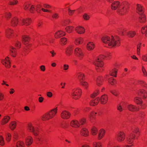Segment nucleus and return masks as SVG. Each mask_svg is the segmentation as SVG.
Here are the masks:
<instances>
[{
	"label": "nucleus",
	"mask_w": 147,
	"mask_h": 147,
	"mask_svg": "<svg viewBox=\"0 0 147 147\" xmlns=\"http://www.w3.org/2000/svg\"><path fill=\"white\" fill-rule=\"evenodd\" d=\"M121 5L118 1L113 2L111 5V8L113 10H115L118 9Z\"/></svg>",
	"instance_id": "nucleus-11"
},
{
	"label": "nucleus",
	"mask_w": 147,
	"mask_h": 147,
	"mask_svg": "<svg viewBox=\"0 0 147 147\" xmlns=\"http://www.w3.org/2000/svg\"><path fill=\"white\" fill-rule=\"evenodd\" d=\"M18 23V19L16 18H14L12 19L11 22V25L13 26H16Z\"/></svg>",
	"instance_id": "nucleus-34"
},
{
	"label": "nucleus",
	"mask_w": 147,
	"mask_h": 147,
	"mask_svg": "<svg viewBox=\"0 0 147 147\" xmlns=\"http://www.w3.org/2000/svg\"><path fill=\"white\" fill-rule=\"evenodd\" d=\"M28 129L29 131L32 132L34 136H36L38 134V128L37 127H34L31 124H28L27 128Z\"/></svg>",
	"instance_id": "nucleus-6"
},
{
	"label": "nucleus",
	"mask_w": 147,
	"mask_h": 147,
	"mask_svg": "<svg viewBox=\"0 0 147 147\" xmlns=\"http://www.w3.org/2000/svg\"><path fill=\"white\" fill-rule=\"evenodd\" d=\"M94 44L91 42H88L87 45V48L88 50H93L94 48Z\"/></svg>",
	"instance_id": "nucleus-28"
},
{
	"label": "nucleus",
	"mask_w": 147,
	"mask_h": 147,
	"mask_svg": "<svg viewBox=\"0 0 147 147\" xmlns=\"http://www.w3.org/2000/svg\"><path fill=\"white\" fill-rule=\"evenodd\" d=\"M70 125L72 127L76 128L79 127L80 124L78 121L73 120L71 122Z\"/></svg>",
	"instance_id": "nucleus-19"
},
{
	"label": "nucleus",
	"mask_w": 147,
	"mask_h": 147,
	"mask_svg": "<svg viewBox=\"0 0 147 147\" xmlns=\"http://www.w3.org/2000/svg\"><path fill=\"white\" fill-rule=\"evenodd\" d=\"M8 57H6L5 60L2 61V63L3 65H4L5 67L8 68L10 67V62L9 61L8 59Z\"/></svg>",
	"instance_id": "nucleus-13"
},
{
	"label": "nucleus",
	"mask_w": 147,
	"mask_h": 147,
	"mask_svg": "<svg viewBox=\"0 0 147 147\" xmlns=\"http://www.w3.org/2000/svg\"><path fill=\"white\" fill-rule=\"evenodd\" d=\"M15 46L18 48H20L21 46V44L20 42L18 41H17L15 43Z\"/></svg>",
	"instance_id": "nucleus-52"
},
{
	"label": "nucleus",
	"mask_w": 147,
	"mask_h": 147,
	"mask_svg": "<svg viewBox=\"0 0 147 147\" xmlns=\"http://www.w3.org/2000/svg\"><path fill=\"white\" fill-rule=\"evenodd\" d=\"M50 53L51 54L52 57H54L56 55V53L54 52V50H53L51 51H50Z\"/></svg>",
	"instance_id": "nucleus-63"
},
{
	"label": "nucleus",
	"mask_w": 147,
	"mask_h": 147,
	"mask_svg": "<svg viewBox=\"0 0 147 147\" xmlns=\"http://www.w3.org/2000/svg\"><path fill=\"white\" fill-rule=\"evenodd\" d=\"M57 108L51 110L49 113H47L43 115L42 120L43 121L48 120L53 117L57 113Z\"/></svg>",
	"instance_id": "nucleus-3"
},
{
	"label": "nucleus",
	"mask_w": 147,
	"mask_h": 147,
	"mask_svg": "<svg viewBox=\"0 0 147 147\" xmlns=\"http://www.w3.org/2000/svg\"><path fill=\"white\" fill-rule=\"evenodd\" d=\"M16 126V122L15 121H12L10 123L9 127L11 130H13L15 128Z\"/></svg>",
	"instance_id": "nucleus-31"
},
{
	"label": "nucleus",
	"mask_w": 147,
	"mask_h": 147,
	"mask_svg": "<svg viewBox=\"0 0 147 147\" xmlns=\"http://www.w3.org/2000/svg\"><path fill=\"white\" fill-rule=\"evenodd\" d=\"M60 40L62 44L65 45L67 43V39L66 38L63 37L60 39Z\"/></svg>",
	"instance_id": "nucleus-47"
},
{
	"label": "nucleus",
	"mask_w": 147,
	"mask_h": 147,
	"mask_svg": "<svg viewBox=\"0 0 147 147\" xmlns=\"http://www.w3.org/2000/svg\"><path fill=\"white\" fill-rule=\"evenodd\" d=\"M78 78L80 80L83 81L84 80V75L82 73H80L78 74Z\"/></svg>",
	"instance_id": "nucleus-43"
},
{
	"label": "nucleus",
	"mask_w": 147,
	"mask_h": 147,
	"mask_svg": "<svg viewBox=\"0 0 147 147\" xmlns=\"http://www.w3.org/2000/svg\"><path fill=\"white\" fill-rule=\"evenodd\" d=\"M142 59L144 61H147V55H145L142 56Z\"/></svg>",
	"instance_id": "nucleus-58"
},
{
	"label": "nucleus",
	"mask_w": 147,
	"mask_h": 147,
	"mask_svg": "<svg viewBox=\"0 0 147 147\" xmlns=\"http://www.w3.org/2000/svg\"><path fill=\"white\" fill-rule=\"evenodd\" d=\"M100 99L99 98L97 97L95 99H93L90 102V105L91 106H95L97 105L99 102Z\"/></svg>",
	"instance_id": "nucleus-24"
},
{
	"label": "nucleus",
	"mask_w": 147,
	"mask_h": 147,
	"mask_svg": "<svg viewBox=\"0 0 147 147\" xmlns=\"http://www.w3.org/2000/svg\"><path fill=\"white\" fill-rule=\"evenodd\" d=\"M72 48V46H71L67 47L66 49V54L67 56H70L72 53L73 52Z\"/></svg>",
	"instance_id": "nucleus-18"
},
{
	"label": "nucleus",
	"mask_w": 147,
	"mask_h": 147,
	"mask_svg": "<svg viewBox=\"0 0 147 147\" xmlns=\"http://www.w3.org/2000/svg\"><path fill=\"white\" fill-rule=\"evenodd\" d=\"M127 11V9L124 7H122L121 5L117 9V12L120 14L123 15Z\"/></svg>",
	"instance_id": "nucleus-7"
},
{
	"label": "nucleus",
	"mask_w": 147,
	"mask_h": 147,
	"mask_svg": "<svg viewBox=\"0 0 147 147\" xmlns=\"http://www.w3.org/2000/svg\"><path fill=\"white\" fill-rule=\"evenodd\" d=\"M136 34V32L133 31H129L127 33V36L130 38H133Z\"/></svg>",
	"instance_id": "nucleus-32"
},
{
	"label": "nucleus",
	"mask_w": 147,
	"mask_h": 147,
	"mask_svg": "<svg viewBox=\"0 0 147 147\" xmlns=\"http://www.w3.org/2000/svg\"><path fill=\"white\" fill-rule=\"evenodd\" d=\"M5 136L6 137L7 141L9 142L11 140V135L8 133L6 134Z\"/></svg>",
	"instance_id": "nucleus-46"
},
{
	"label": "nucleus",
	"mask_w": 147,
	"mask_h": 147,
	"mask_svg": "<svg viewBox=\"0 0 147 147\" xmlns=\"http://www.w3.org/2000/svg\"><path fill=\"white\" fill-rule=\"evenodd\" d=\"M97 131L98 130L95 127H92L91 129V134L93 135H96Z\"/></svg>",
	"instance_id": "nucleus-40"
},
{
	"label": "nucleus",
	"mask_w": 147,
	"mask_h": 147,
	"mask_svg": "<svg viewBox=\"0 0 147 147\" xmlns=\"http://www.w3.org/2000/svg\"><path fill=\"white\" fill-rule=\"evenodd\" d=\"M134 102L137 104H140L141 106V108L142 109L144 108V105H143L142 104V101L141 99H139L138 97H136L134 99Z\"/></svg>",
	"instance_id": "nucleus-22"
},
{
	"label": "nucleus",
	"mask_w": 147,
	"mask_h": 147,
	"mask_svg": "<svg viewBox=\"0 0 147 147\" xmlns=\"http://www.w3.org/2000/svg\"><path fill=\"white\" fill-rule=\"evenodd\" d=\"M18 1L16 0H13V1H10L9 2V4L10 5H14L17 4Z\"/></svg>",
	"instance_id": "nucleus-53"
},
{
	"label": "nucleus",
	"mask_w": 147,
	"mask_h": 147,
	"mask_svg": "<svg viewBox=\"0 0 147 147\" xmlns=\"http://www.w3.org/2000/svg\"><path fill=\"white\" fill-rule=\"evenodd\" d=\"M13 33L12 30L8 28L5 30V36L7 38L10 39L12 37Z\"/></svg>",
	"instance_id": "nucleus-9"
},
{
	"label": "nucleus",
	"mask_w": 147,
	"mask_h": 147,
	"mask_svg": "<svg viewBox=\"0 0 147 147\" xmlns=\"http://www.w3.org/2000/svg\"><path fill=\"white\" fill-rule=\"evenodd\" d=\"M80 133L81 135L84 137H86L89 135L88 131L85 128H83L81 129L80 131Z\"/></svg>",
	"instance_id": "nucleus-20"
},
{
	"label": "nucleus",
	"mask_w": 147,
	"mask_h": 147,
	"mask_svg": "<svg viewBox=\"0 0 147 147\" xmlns=\"http://www.w3.org/2000/svg\"><path fill=\"white\" fill-rule=\"evenodd\" d=\"M117 139L119 142H121L125 139V134L123 132H120L117 137Z\"/></svg>",
	"instance_id": "nucleus-12"
},
{
	"label": "nucleus",
	"mask_w": 147,
	"mask_h": 147,
	"mask_svg": "<svg viewBox=\"0 0 147 147\" xmlns=\"http://www.w3.org/2000/svg\"><path fill=\"white\" fill-rule=\"evenodd\" d=\"M101 102L102 104H105L107 103L108 100V97L106 94L101 96L100 99Z\"/></svg>",
	"instance_id": "nucleus-16"
},
{
	"label": "nucleus",
	"mask_w": 147,
	"mask_h": 147,
	"mask_svg": "<svg viewBox=\"0 0 147 147\" xmlns=\"http://www.w3.org/2000/svg\"><path fill=\"white\" fill-rule=\"evenodd\" d=\"M74 27L72 26H69L65 28L66 31L69 33H70L72 32Z\"/></svg>",
	"instance_id": "nucleus-41"
},
{
	"label": "nucleus",
	"mask_w": 147,
	"mask_h": 147,
	"mask_svg": "<svg viewBox=\"0 0 147 147\" xmlns=\"http://www.w3.org/2000/svg\"><path fill=\"white\" fill-rule=\"evenodd\" d=\"M127 31V30L126 29H124L123 30H121L120 31V34L122 35H124V33L125 32Z\"/></svg>",
	"instance_id": "nucleus-55"
},
{
	"label": "nucleus",
	"mask_w": 147,
	"mask_h": 147,
	"mask_svg": "<svg viewBox=\"0 0 147 147\" xmlns=\"http://www.w3.org/2000/svg\"><path fill=\"white\" fill-rule=\"evenodd\" d=\"M111 92L114 95L117 96L118 94V93L115 90H113L111 91Z\"/></svg>",
	"instance_id": "nucleus-54"
},
{
	"label": "nucleus",
	"mask_w": 147,
	"mask_h": 147,
	"mask_svg": "<svg viewBox=\"0 0 147 147\" xmlns=\"http://www.w3.org/2000/svg\"><path fill=\"white\" fill-rule=\"evenodd\" d=\"M75 30L79 34L84 33L85 32L84 28L81 26H78L75 28Z\"/></svg>",
	"instance_id": "nucleus-17"
},
{
	"label": "nucleus",
	"mask_w": 147,
	"mask_h": 147,
	"mask_svg": "<svg viewBox=\"0 0 147 147\" xmlns=\"http://www.w3.org/2000/svg\"><path fill=\"white\" fill-rule=\"evenodd\" d=\"M136 9L138 11V13L139 14L141 15V14H142L143 13L144 11L143 9L142 6L138 4L137 5Z\"/></svg>",
	"instance_id": "nucleus-26"
},
{
	"label": "nucleus",
	"mask_w": 147,
	"mask_h": 147,
	"mask_svg": "<svg viewBox=\"0 0 147 147\" xmlns=\"http://www.w3.org/2000/svg\"><path fill=\"white\" fill-rule=\"evenodd\" d=\"M31 22V20L29 18L24 19L22 20V22L26 26L29 25Z\"/></svg>",
	"instance_id": "nucleus-35"
},
{
	"label": "nucleus",
	"mask_w": 147,
	"mask_h": 147,
	"mask_svg": "<svg viewBox=\"0 0 147 147\" xmlns=\"http://www.w3.org/2000/svg\"><path fill=\"white\" fill-rule=\"evenodd\" d=\"M81 85L85 87L86 89H87L88 86V84L86 82L83 81H80Z\"/></svg>",
	"instance_id": "nucleus-45"
},
{
	"label": "nucleus",
	"mask_w": 147,
	"mask_h": 147,
	"mask_svg": "<svg viewBox=\"0 0 147 147\" xmlns=\"http://www.w3.org/2000/svg\"><path fill=\"white\" fill-rule=\"evenodd\" d=\"M47 95L48 97H51L52 96L53 94L51 92H48L47 93Z\"/></svg>",
	"instance_id": "nucleus-62"
},
{
	"label": "nucleus",
	"mask_w": 147,
	"mask_h": 147,
	"mask_svg": "<svg viewBox=\"0 0 147 147\" xmlns=\"http://www.w3.org/2000/svg\"><path fill=\"white\" fill-rule=\"evenodd\" d=\"M104 59L103 56H99L96 58L94 64L96 66V69L98 71H101L103 69V63L102 60Z\"/></svg>",
	"instance_id": "nucleus-2"
},
{
	"label": "nucleus",
	"mask_w": 147,
	"mask_h": 147,
	"mask_svg": "<svg viewBox=\"0 0 147 147\" xmlns=\"http://www.w3.org/2000/svg\"><path fill=\"white\" fill-rule=\"evenodd\" d=\"M139 21L141 23H144L146 22L145 16L143 13L140 15Z\"/></svg>",
	"instance_id": "nucleus-30"
},
{
	"label": "nucleus",
	"mask_w": 147,
	"mask_h": 147,
	"mask_svg": "<svg viewBox=\"0 0 147 147\" xmlns=\"http://www.w3.org/2000/svg\"><path fill=\"white\" fill-rule=\"evenodd\" d=\"M32 138L30 136H29L26 139V144L28 146H30L33 142Z\"/></svg>",
	"instance_id": "nucleus-21"
},
{
	"label": "nucleus",
	"mask_w": 147,
	"mask_h": 147,
	"mask_svg": "<svg viewBox=\"0 0 147 147\" xmlns=\"http://www.w3.org/2000/svg\"><path fill=\"white\" fill-rule=\"evenodd\" d=\"M139 96H142L143 98H145L147 96V93L143 90H140L138 93Z\"/></svg>",
	"instance_id": "nucleus-15"
},
{
	"label": "nucleus",
	"mask_w": 147,
	"mask_h": 147,
	"mask_svg": "<svg viewBox=\"0 0 147 147\" xmlns=\"http://www.w3.org/2000/svg\"><path fill=\"white\" fill-rule=\"evenodd\" d=\"M82 39L81 38H79L76 39L75 43L76 45H78L82 44Z\"/></svg>",
	"instance_id": "nucleus-39"
},
{
	"label": "nucleus",
	"mask_w": 147,
	"mask_h": 147,
	"mask_svg": "<svg viewBox=\"0 0 147 147\" xmlns=\"http://www.w3.org/2000/svg\"><path fill=\"white\" fill-rule=\"evenodd\" d=\"M29 40V38L27 36H24L22 37L23 42L25 44H27V42H28Z\"/></svg>",
	"instance_id": "nucleus-38"
},
{
	"label": "nucleus",
	"mask_w": 147,
	"mask_h": 147,
	"mask_svg": "<svg viewBox=\"0 0 147 147\" xmlns=\"http://www.w3.org/2000/svg\"><path fill=\"white\" fill-rule=\"evenodd\" d=\"M69 67V66L68 65L66 64H64L63 65V69L64 70H67Z\"/></svg>",
	"instance_id": "nucleus-59"
},
{
	"label": "nucleus",
	"mask_w": 147,
	"mask_h": 147,
	"mask_svg": "<svg viewBox=\"0 0 147 147\" xmlns=\"http://www.w3.org/2000/svg\"><path fill=\"white\" fill-rule=\"evenodd\" d=\"M117 109L120 111L121 112L122 111L123 109L122 108L120 105H118L117 106Z\"/></svg>",
	"instance_id": "nucleus-60"
},
{
	"label": "nucleus",
	"mask_w": 147,
	"mask_h": 147,
	"mask_svg": "<svg viewBox=\"0 0 147 147\" xmlns=\"http://www.w3.org/2000/svg\"><path fill=\"white\" fill-rule=\"evenodd\" d=\"M74 53L76 56L80 59H81L84 56L83 52L82 49L79 48H77L74 51Z\"/></svg>",
	"instance_id": "nucleus-5"
},
{
	"label": "nucleus",
	"mask_w": 147,
	"mask_h": 147,
	"mask_svg": "<svg viewBox=\"0 0 147 147\" xmlns=\"http://www.w3.org/2000/svg\"><path fill=\"white\" fill-rule=\"evenodd\" d=\"M135 136L133 134L129 135L127 138V143L128 144H131L133 141Z\"/></svg>",
	"instance_id": "nucleus-23"
},
{
	"label": "nucleus",
	"mask_w": 147,
	"mask_h": 147,
	"mask_svg": "<svg viewBox=\"0 0 147 147\" xmlns=\"http://www.w3.org/2000/svg\"><path fill=\"white\" fill-rule=\"evenodd\" d=\"M84 19L85 20H88L90 18L89 16L87 14L85 13L83 16Z\"/></svg>",
	"instance_id": "nucleus-51"
},
{
	"label": "nucleus",
	"mask_w": 147,
	"mask_h": 147,
	"mask_svg": "<svg viewBox=\"0 0 147 147\" xmlns=\"http://www.w3.org/2000/svg\"><path fill=\"white\" fill-rule=\"evenodd\" d=\"M75 11V10H70L69 9H68V12H69V15H72L74 13Z\"/></svg>",
	"instance_id": "nucleus-57"
},
{
	"label": "nucleus",
	"mask_w": 147,
	"mask_h": 147,
	"mask_svg": "<svg viewBox=\"0 0 147 147\" xmlns=\"http://www.w3.org/2000/svg\"><path fill=\"white\" fill-rule=\"evenodd\" d=\"M10 54L11 56L13 57H15L17 54V52L16 49L12 46H11L10 48Z\"/></svg>",
	"instance_id": "nucleus-14"
},
{
	"label": "nucleus",
	"mask_w": 147,
	"mask_h": 147,
	"mask_svg": "<svg viewBox=\"0 0 147 147\" xmlns=\"http://www.w3.org/2000/svg\"><path fill=\"white\" fill-rule=\"evenodd\" d=\"M127 108L128 110L131 111L138 110L137 107L131 104L127 105Z\"/></svg>",
	"instance_id": "nucleus-25"
},
{
	"label": "nucleus",
	"mask_w": 147,
	"mask_h": 147,
	"mask_svg": "<svg viewBox=\"0 0 147 147\" xmlns=\"http://www.w3.org/2000/svg\"><path fill=\"white\" fill-rule=\"evenodd\" d=\"M94 146H95V147H101V145L100 142L96 143L94 144Z\"/></svg>",
	"instance_id": "nucleus-64"
},
{
	"label": "nucleus",
	"mask_w": 147,
	"mask_h": 147,
	"mask_svg": "<svg viewBox=\"0 0 147 147\" xmlns=\"http://www.w3.org/2000/svg\"><path fill=\"white\" fill-rule=\"evenodd\" d=\"M109 82L111 84L113 85L116 83V80L113 79L112 77H111L108 79Z\"/></svg>",
	"instance_id": "nucleus-42"
},
{
	"label": "nucleus",
	"mask_w": 147,
	"mask_h": 147,
	"mask_svg": "<svg viewBox=\"0 0 147 147\" xmlns=\"http://www.w3.org/2000/svg\"><path fill=\"white\" fill-rule=\"evenodd\" d=\"M4 144L3 138L2 136H0V144L3 146Z\"/></svg>",
	"instance_id": "nucleus-50"
},
{
	"label": "nucleus",
	"mask_w": 147,
	"mask_h": 147,
	"mask_svg": "<svg viewBox=\"0 0 147 147\" xmlns=\"http://www.w3.org/2000/svg\"><path fill=\"white\" fill-rule=\"evenodd\" d=\"M81 93V89L79 88H77L73 89L71 95L73 98L77 99L80 97Z\"/></svg>",
	"instance_id": "nucleus-4"
},
{
	"label": "nucleus",
	"mask_w": 147,
	"mask_h": 147,
	"mask_svg": "<svg viewBox=\"0 0 147 147\" xmlns=\"http://www.w3.org/2000/svg\"><path fill=\"white\" fill-rule=\"evenodd\" d=\"M117 72V70L116 69H114L110 71V74L111 76L116 77Z\"/></svg>",
	"instance_id": "nucleus-36"
},
{
	"label": "nucleus",
	"mask_w": 147,
	"mask_h": 147,
	"mask_svg": "<svg viewBox=\"0 0 147 147\" xmlns=\"http://www.w3.org/2000/svg\"><path fill=\"white\" fill-rule=\"evenodd\" d=\"M35 8L33 5H32L30 7V9H29L31 13H33L34 9Z\"/></svg>",
	"instance_id": "nucleus-61"
},
{
	"label": "nucleus",
	"mask_w": 147,
	"mask_h": 147,
	"mask_svg": "<svg viewBox=\"0 0 147 147\" xmlns=\"http://www.w3.org/2000/svg\"><path fill=\"white\" fill-rule=\"evenodd\" d=\"M24 144L22 141H18L16 143V147H24Z\"/></svg>",
	"instance_id": "nucleus-37"
},
{
	"label": "nucleus",
	"mask_w": 147,
	"mask_h": 147,
	"mask_svg": "<svg viewBox=\"0 0 147 147\" xmlns=\"http://www.w3.org/2000/svg\"><path fill=\"white\" fill-rule=\"evenodd\" d=\"M62 118L63 119H68L71 115V114L66 111H63L61 115Z\"/></svg>",
	"instance_id": "nucleus-8"
},
{
	"label": "nucleus",
	"mask_w": 147,
	"mask_h": 147,
	"mask_svg": "<svg viewBox=\"0 0 147 147\" xmlns=\"http://www.w3.org/2000/svg\"><path fill=\"white\" fill-rule=\"evenodd\" d=\"M142 32L143 34H145L146 36L147 35V26L142 28Z\"/></svg>",
	"instance_id": "nucleus-44"
},
{
	"label": "nucleus",
	"mask_w": 147,
	"mask_h": 147,
	"mask_svg": "<svg viewBox=\"0 0 147 147\" xmlns=\"http://www.w3.org/2000/svg\"><path fill=\"white\" fill-rule=\"evenodd\" d=\"M10 119V117L7 115L4 116L2 119V124L4 125L8 123Z\"/></svg>",
	"instance_id": "nucleus-27"
},
{
	"label": "nucleus",
	"mask_w": 147,
	"mask_h": 147,
	"mask_svg": "<svg viewBox=\"0 0 147 147\" xmlns=\"http://www.w3.org/2000/svg\"><path fill=\"white\" fill-rule=\"evenodd\" d=\"M102 41L104 43L107 44L111 47H113L116 45L119 46L120 45V38L117 36L114 37L111 36H104L101 38Z\"/></svg>",
	"instance_id": "nucleus-1"
},
{
	"label": "nucleus",
	"mask_w": 147,
	"mask_h": 147,
	"mask_svg": "<svg viewBox=\"0 0 147 147\" xmlns=\"http://www.w3.org/2000/svg\"><path fill=\"white\" fill-rule=\"evenodd\" d=\"M30 5L28 4H24V9L25 10H27L28 9V8L30 7Z\"/></svg>",
	"instance_id": "nucleus-56"
},
{
	"label": "nucleus",
	"mask_w": 147,
	"mask_h": 147,
	"mask_svg": "<svg viewBox=\"0 0 147 147\" xmlns=\"http://www.w3.org/2000/svg\"><path fill=\"white\" fill-rule=\"evenodd\" d=\"M102 78L101 77L99 76L98 77L96 80L97 84L98 86L101 85L102 84Z\"/></svg>",
	"instance_id": "nucleus-33"
},
{
	"label": "nucleus",
	"mask_w": 147,
	"mask_h": 147,
	"mask_svg": "<svg viewBox=\"0 0 147 147\" xmlns=\"http://www.w3.org/2000/svg\"><path fill=\"white\" fill-rule=\"evenodd\" d=\"M61 31H58L55 34V37L56 38H58L59 37H60L61 36Z\"/></svg>",
	"instance_id": "nucleus-48"
},
{
	"label": "nucleus",
	"mask_w": 147,
	"mask_h": 147,
	"mask_svg": "<svg viewBox=\"0 0 147 147\" xmlns=\"http://www.w3.org/2000/svg\"><path fill=\"white\" fill-rule=\"evenodd\" d=\"M52 17L54 19H57L59 18V16L58 13H54L53 14Z\"/></svg>",
	"instance_id": "nucleus-49"
},
{
	"label": "nucleus",
	"mask_w": 147,
	"mask_h": 147,
	"mask_svg": "<svg viewBox=\"0 0 147 147\" xmlns=\"http://www.w3.org/2000/svg\"><path fill=\"white\" fill-rule=\"evenodd\" d=\"M13 33L12 30L8 28L5 30V36L7 38L10 39L12 37Z\"/></svg>",
	"instance_id": "nucleus-10"
},
{
	"label": "nucleus",
	"mask_w": 147,
	"mask_h": 147,
	"mask_svg": "<svg viewBox=\"0 0 147 147\" xmlns=\"http://www.w3.org/2000/svg\"><path fill=\"white\" fill-rule=\"evenodd\" d=\"M105 133V131L103 129H101L100 130L98 135V139L100 140L104 135Z\"/></svg>",
	"instance_id": "nucleus-29"
}]
</instances>
